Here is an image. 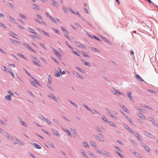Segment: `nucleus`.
<instances>
[{"label": "nucleus", "instance_id": "f257e3e1", "mask_svg": "<svg viewBox=\"0 0 158 158\" xmlns=\"http://www.w3.org/2000/svg\"><path fill=\"white\" fill-rule=\"evenodd\" d=\"M12 140L13 141V142L12 143L14 144L19 143V140H18V139L16 138H13Z\"/></svg>", "mask_w": 158, "mask_h": 158}, {"label": "nucleus", "instance_id": "f03ea898", "mask_svg": "<svg viewBox=\"0 0 158 158\" xmlns=\"http://www.w3.org/2000/svg\"><path fill=\"white\" fill-rule=\"evenodd\" d=\"M137 115L140 118L143 120L145 118V117L144 116V115L141 113H139L138 114H137Z\"/></svg>", "mask_w": 158, "mask_h": 158}, {"label": "nucleus", "instance_id": "7ed1b4c3", "mask_svg": "<svg viewBox=\"0 0 158 158\" xmlns=\"http://www.w3.org/2000/svg\"><path fill=\"white\" fill-rule=\"evenodd\" d=\"M76 44L77 45V46L79 47H80L81 48H85V46L84 45L81 44L80 43L77 42H76Z\"/></svg>", "mask_w": 158, "mask_h": 158}, {"label": "nucleus", "instance_id": "20e7f679", "mask_svg": "<svg viewBox=\"0 0 158 158\" xmlns=\"http://www.w3.org/2000/svg\"><path fill=\"white\" fill-rule=\"evenodd\" d=\"M101 154L107 156H110L109 153L105 150L102 151Z\"/></svg>", "mask_w": 158, "mask_h": 158}, {"label": "nucleus", "instance_id": "39448f33", "mask_svg": "<svg viewBox=\"0 0 158 158\" xmlns=\"http://www.w3.org/2000/svg\"><path fill=\"white\" fill-rule=\"evenodd\" d=\"M127 94L130 100L131 101H133V99L132 97L131 96V92H128L127 93Z\"/></svg>", "mask_w": 158, "mask_h": 158}, {"label": "nucleus", "instance_id": "423d86ee", "mask_svg": "<svg viewBox=\"0 0 158 158\" xmlns=\"http://www.w3.org/2000/svg\"><path fill=\"white\" fill-rule=\"evenodd\" d=\"M144 135H146L148 137L152 138L153 137V136L151 134L149 133L145 132H144Z\"/></svg>", "mask_w": 158, "mask_h": 158}, {"label": "nucleus", "instance_id": "0eeeda50", "mask_svg": "<svg viewBox=\"0 0 158 158\" xmlns=\"http://www.w3.org/2000/svg\"><path fill=\"white\" fill-rule=\"evenodd\" d=\"M52 131L54 135H56L57 136L60 135V134L59 133L58 131L54 129L52 130Z\"/></svg>", "mask_w": 158, "mask_h": 158}, {"label": "nucleus", "instance_id": "6e6552de", "mask_svg": "<svg viewBox=\"0 0 158 158\" xmlns=\"http://www.w3.org/2000/svg\"><path fill=\"white\" fill-rule=\"evenodd\" d=\"M53 50L54 51V53L55 55L58 57L61 56V55L58 52L56 51L55 49H53Z\"/></svg>", "mask_w": 158, "mask_h": 158}, {"label": "nucleus", "instance_id": "1a4fd4ad", "mask_svg": "<svg viewBox=\"0 0 158 158\" xmlns=\"http://www.w3.org/2000/svg\"><path fill=\"white\" fill-rule=\"evenodd\" d=\"M63 130L64 131L66 132L67 133V134L68 135H69L70 136H71V133L69 130H68V129H65L64 128H63Z\"/></svg>", "mask_w": 158, "mask_h": 158}, {"label": "nucleus", "instance_id": "9d476101", "mask_svg": "<svg viewBox=\"0 0 158 158\" xmlns=\"http://www.w3.org/2000/svg\"><path fill=\"white\" fill-rule=\"evenodd\" d=\"M28 29L30 32L35 34V36H36V33H35V30L34 29H31V28H28Z\"/></svg>", "mask_w": 158, "mask_h": 158}, {"label": "nucleus", "instance_id": "9b49d317", "mask_svg": "<svg viewBox=\"0 0 158 158\" xmlns=\"http://www.w3.org/2000/svg\"><path fill=\"white\" fill-rule=\"evenodd\" d=\"M125 127L129 132L132 133H133L132 130L131 129L127 126L126 125L125 126Z\"/></svg>", "mask_w": 158, "mask_h": 158}, {"label": "nucleus", "instance_id": "f8f14e48", "mask_svg": "<svg viewBox=\"0 0 158 158\" xmlns=\"http://www.w3.org/2000/svg\"><path fill=\"white\" fill-rule=\"evenodd\" d=\"M10 41L12 42V43H13L15 44H17V43H19V44H20V42L19 41H15L12 39H11L10 40Z\"/></svg>", "mask_w": 158, "mask_h": 158}, {"label": "nucleus", "instance_id": "ddd939ff", "mask_svg": "<svg viewBox=\"0 0 158 158\" xmlns=\"http://www.w3.org/2000/svg\"><path fill=\"white\" fill-rule=\"evenodd\" d=\"M83 144L84 146L85 147L88 148H89V146L86 142H84L83 143Z\"/></svg>", "mask_w": 158, "mask_h": 158}, {"label": "nucleus", "instance_id": "4468645a", "mask_svg": "<svg viewBox=\"0 0 158 158\" xmlns=\"http://www.w3.org/2000/svg\"><path fill=\"white\" fill-rule=\"evenodd\" d=\"M8 18L10 19V21L11 22H12V23H13L15 22V20L13 18L10 16H8Z\"/></svg>", "mask_w": 158, "mask_h": 158}, {"label": "nucleus", "instance_id": "2eb2a0df", "mask_svg": "<svg viewBox=\"0 0 158 158\" xmlns=\"http://www.w3.org/2000/svg\"><path fill=\"white\" fill-rule=\"evenodd\" d=\"M136 77L137 79H139V81H143V80L142 79L141 77L140 76H139L138 75H136Z\"/></svg>", "mask_w": 158, "mask_h": 158}, {"label": "nucleus", "instance_id": "dca6fc26", "mask_svg": "<svg viewBox=\"0 0 158 158\" xmlns=\"http://www.w3.org/2000/svg\"><path fill=\"white\" fill-rule=\"evenodd\" d=\"M33 8L34 9H35V10H38L39 9V7L38 6L36 5V4H34L33 6H32Z\"/></svg>", "mask_w": 158, "mask_h": 158}, {"label": "nucleus", "instance_id": "f3484780", "mask_svg": "<svg viewBox=\"0 0 158 158\" xmlns=\"http://www.w3.org/2000/svg\"><path fill=\"white\" fill-rule=\"evenodd\" d=\"M114 93V94H116L117 95H119L120 94L123 95V94L118 91H115Z\"/></svg>", "mask_w": 158, "mask_h": 158}, {"label": "nucleus", "instance_id": "a211bd4d", "mask_svg": "<svg viewBox=\"0 0 158 158\" xmlns=\"http://www.w3.org/2000/svg\"><path fill=\"white\" fill-rule=\"evenodd\" d=\"M5 98L6 99L10 101L11 99V97L10 95H7L5 97Z\"/></svg>", "mask_w": 158, "mask_h": 158}, {"label": "nucleus", "instance_id": "6ab92c4d", "mask_svg": "<svg viewBox=\"0 0 158 158\" xmlns=\"http://www.w3.org/2000/svg\"><path fill=\"white\" fill-rule=\"evenodd\" d=\"M34 145L35 147V148H38L39 149H40L41 148L40 146H39V145H38L37 144L34 143Z\"/></svg>", "mask_w": 158, "mask_h": 158}, {"label": "nucleus", "instance_id": "aec40b11", "mask_svg": "<svg viewBox=\"0 0 158 158\" xmlns=\"http://www.w3.org/2000/svg\"><path fill=\"white\" fill-rule=\"evenodd\" d=\"M35 16L37 18H38L41 20H42V17L41 16H40V15H39L38 14H36L35 15Z\"/></svg>", "mask_w": 158, "mask_h": 158}, {"label": "nucleus", "instance_id": "412c9836", "mask_svg": "<svg viewBox=\"0 0 158 158\" xmlns=\"http://www.w3.org/2000/svg\"><path fill=\"white\" fill-rule=\"evenodd\" d=\"M100 36L104 41L106 42L109 43V41L105 37L102 35H100Z\"/></svg>", "mask_w": 158, "mask_h": 158}, {"label": "nucleus", "instance_id": "4be33fe9", "mask_svg": "<svg viewBox=\"0 0 158 158\" xmlns=\"http://www.w3.org/2000/svg\"><path fill=\"white\" fill-rule=\"evenodd\" d=\"M142 106L143 107H144L148 109H150V110H152V108L151 107H150V106H146L145 105H142Z\"/></svg>", "mask_w": 158, "mask_h": 158}, {"label": "nucleus", "instance_id": "5701e85b", "mask_svg": "<svg viewBox=\"0 0 158 158\" xmlns=\"http://www.w3.org/2000/svg\"><path fill=\"white\" fill-rule=\"evenodd\" d=\"M58 69L61 74H65V72L64 71H63L61 73V70L60 68H58Z\"/></svg>", "mask_w": 158, "mask_h": 158}, {"label": "nucleus", "instance_id": "b1692460", "mask_svg": "<svg viewBox=\"0 0 158 158\" xmlns=\"http://www.w3.org/2000/svg\"><path fill=\"white\" fill-rule=\"evenodd\" d=\"M35 19L36 22H37L40 23H43L44 24H46V22L45 21H43L40 22V21H39L38 19Z\"/></svg>", "mask_w": 158, "mask_h": 158}, {"label": "nucleus", "instance_id": "393cba45", "mask_svg": "<svg viewBox=\"0 0 158 158\" xmlns=\"http://www.w3.org/2000/svg\"><path fill=\"white\" fill-rule=\"evenodd\" d=\"M52 4L55 6H58V5L56 2L53 1H52Z\"/></svg>", "mask_w": 158, "mask_h": 158}, {"label": "nucleus", "instance_id": "a878e982", "mask_svg": "<svg viewBox=\"0 0 158 158\" xmlns=\"http://www.w3.org/2000/svg\"><path fill=\"white\" fill-rule=\"evenodd\" d=\"M123 110H124V111L127 112V113L129 114V112L127 110V108L125 107V106H123Z\"/></svg>", "mask_w": 158, "mask_h": 158}, {"label": "nucleus", "instance_id": "bb28decb", "mask_svg": "<svg viewBox=\"0 0 158 158\" xmlns=\"http://www.w3.org/2000/svg\"><path fill=\"white\" fill-rule=\"evenodd\" d=\"M61 29H62L63 31L66 34H68V31H66L64 28L62 27H61Z\"/></svg>", "mask_w": 158, "mask_h": 158}, {"label": "nucleus", "instance_id": "cd10ccee", "mask_svg": "<svg viewBox=\"0 0 158 158\" xmlns=\"http://www.w3.org/2000/svg\"><path fill=\"white\" fill-rule=\"evenodd\" d=\"M91 145L93 146L94 147H96V143L94 141H91L90 143Z\"/></svg>", "mask_w": 158, "mask_h": 158}, {"label": "nucleus", "instance_id": "c85d7f7f", "mask_svg": "<svg viewBox=\"0 0 158 158\" xmlns=\"http://www.w3.org/2000/svg\"><path fill=\"white\" fill-rule=\"evenodd\" d=\"M108 123H109V124H110V125L114 127H116V126L112 122H109H109H108Z\"/></svg>", "mask_w": 158, "mask_h": 158}, {"label": "nucleus", "instance_id": "c756f323", "mask_svg": "<svg viewBox=\"0 0 158 158\" xmlns=\"http://www.w3.org/2000/svg\"><path fill=\"white\" fill-rule=\"evenodd\" d=\"M96 129L99 132H101V133H102V130L99 127H96Z\"/></svg>", "mask_w": 158, "mask_h": 158}, {"label": "nucleus", "instance_id": "7c9ffc66", "mask_svg": "<svg viewBox=\"0 0 158 158\" xmlns=\"http://www.w3.org/2000/svg\"><path fill=\"white\" fill-rule=\"evenodd\" d=\"M27 48L30 51H33L34 52H35V51L33 49H32L31 48L30 46H28V48Z\"/></svg>", "mask_w": 158, "mask_h": 158}, {"label": "nucleus", "instance_id": "2f4dec72", "mask_svg": "<svg viewBox=\"0 0 158 158\" xmlns=\"http://www.w3.org/2000/svg\"><path fill=\"white\" fill-rule=\"evenodd\" d=\"M8 72L10 73V74L14 77H15V76L14 75V73L11 71H8Z\"/></svg>", "mask_w": 158, "mask_h": 158}, {"label": "nucleus", "instance_id": "473e14b6", "mask_svg": "<svg viewBox=\"0 0 158 158\" xmlns=\"http://www.w3.org/2000/svg\"><path fill=\"white\" fill-rule=\"evenodd\" d=\"M48 80L49 81V82L51 84V83L52 82V80H51V77L50 75H49L48 77Z\"/></svg>", "mask_w": 158, "mask_h": 158}, {"label": "nucleus", "instance_id": "72a5a7b5", "mask_svg": "<svg viewBox=\"0 0 158 158\" xmlns=\"http://www.w3.org/2000/svg\"><path fill=\"white\" fill-rule=\"evenodd\" d=\"M33 62L34 64L35 65H37V66H39L40 67H41V65L40 64H39L38 63H36L34 61H33Z\"/></svg>", "mask_w": 158, "mask_h": 158}, {"label": "nucleus", "instance_id": "f704fd0d", "mask_svg": "<svg viewBox=\"0 0 158 158\" xmlns=\"http://www.w3.org/2000/svg\"><path fill=\"white\" fill-rule=\"evenodd\" d=\"M117 154H118V156H119L121 158H123V155L121 154L119 152H115Z\"/></svg>", "mask_w": 158, "mask_h": 158}, {"label": "nucleus", "instance_id": "c9c22d12", "mask_svg": "<svg viewBox=\"0 0 158 158\" xmlns=\"http://www.w3.org/2000/svg\"><path fill=\"white\" fill-rule=\"evenodd\" d=\"M144 148L146 149V150L148 151H149V148L148 146L146 145H145L144 147Z\"/></svg>", "mask_w": 158, "mask_h": 158}, {"label": "nucleus", "instance_id": "e433bc0d", "mask_svg": "<svg viewBox=\"0 0 158 158\" xmlns=\"http://www.w3.org/2000/svg\"><path fill=\"white\" fill-rule=\"evenodd\" d=\"M19 16H20V17H21V18H22L23 19H26V17L24 15H23L21 14H20Z\"/></svg>", "mask_w": 158, "mask_h": 158}, {"label": "nucleus", "instance_id": "4c0bfd02", "mask_svg": "<svg viewBox=\"0 0 158 158\" xmlns=\"http://www.w3.org/2000/svg\"><path fill=\"white\" fill-rule=\"evenodd\" d=\"M6 136L7 138L11 139L12 137L9 134L7 133Z\"/></svg>", "mask_w": 158, "mask_h": 158}, {"label": "nucleus", "instance_id": "58836bf2", "mask_svg": "<svg viewBox=\"0 0 158 158\" xmlns=\"http://www.w3.org/2000/svg\"><path fill=\"white\" fill-rule=\"evenodd\" d=\"M135 136L137 137V138L139 139V140H140V139H141V138L139 136V135L138 134V133H137L136 135H135Z\"/></svg>", "mask_w": 158, "mask_h": 158}, {"label": "nucleus", "instance_id": "ea45409f", "mask_svg": "<svg viewBox=\"0 0 158 158\" xmlns=\"http://www.w3.org/2000/svg\"><path fill=\"white\" fill-rule=\"evenodd\" d=\"M3 68L4 69V71L6 72H8V71H9L8 70L9 69L5 66H3Z\"/></svg>", "mask_w": 158, "mask_h": 158}, {"label": "nucleus", "instance_id": "a19ab883", "mask_svg": "<svg viewBox=\"0 0 158 158\" xmlns=\"http://www.w3.org/2000/svg\"><path fill=\"white\" fill-rule=\"evenodd\" d=\"M63 10L65 12H66L67 11V8L64 6L63 7Z\"/></svg>", "mask_w": 158, "mask_h": 158}, {"label": "nucleus", "instance_id": "79ce46f5", "mask_svg": "<svg viewBox=\"0 0 158 158\" xmlns=\"http://www.w3.org/2000/svg\"><path fill=\"white\" fill-rule=\"evenodd\" d=\"M110 116L111 117H112L113 118H114V119H116L117 120V118L114 115H111V114H110Z\"/></svg>", "mask_w": 158, "mask_h": 158}, {"label": "nucleus", "instance_id": "37998d69", "mask_svg": "<svg viewBox=\"0 0 158 158\" xmlns=\"http://www.w3.org/2000/svg\"><path fill=\"white\" fill-rule=\"evenodd\" d=\"M50 96L51 97V98L53 99L55 101H56V99L54 96L53 95H51Z\"/></svg>", "mask_w": 158, "mask_h": 158}, {"label": "nucleus", "instance_id": "c03bdc74", "mask_svg": "<svg viewBox=\"0 0 158 158\" xmlns=\"http://www.w3.org/2000/svg\"><path fill=\"white\" fill-rule=\"evenodd\" d=\"M89 154L91 155L92 157H96L95 155H94V154H92L91 152H89Z\"/></svg>", "mask_w": 158, "mask_h": 158}, {"label": "nucleus", "instance_id": "a18cd8bd", "mask_svg": "<svg viewBox=\"0 0 158 158\" xmlns=\"http://www.w3.org/2000/svg\"><path fill=\"white\" fill-rule=\"evenodd\" d=\"M55 76L56 77H59L60 76V74L59 73H58V72H56L55 73Z\"/></svg>", "mask_w": 158, "mask_h": 158}, {"label": "nucleus", "instance_id": "49530a36", "mask_svg": "<svg viewBox=\"0 0 158 158\" xmlns=\"http://www.w3.org/2000/svg\"><path fill=\"white\" fill-rule=\"evenodd\" d=\"M102 120L105 122L108 123L109 122L108 120L106 119V118L105 117H104L102 118Z\"/></svg>", "mask_w": 158, "mask_h": 158}, {"label": "nucleus", "instance_id": "de8ad7c7", "mask_svg": "<svg viewBox=\"0 0 158 158\" xmlns=\"http://www.w3.org/2000/svg\"><path fill=\"white\" fill-rule=\"evenodd\" d=\"M19 56L22 57L24 59H26V58H25V57H24V56L22 54H19Z\"/></svg>", "mask_w": 158, "mask_h": 158}, {"label": "nucleus", "instance_id": "09e8293b", "mask_svg": "<svg viewBox=\"0 0 158 158\" xmlns=\"http://www.w3.org/2000/svg\"><path fill=\"white\" fill-rule=\"evenodd\" d=\"M126 118L131 123H132V121L131 119L127 116H126Z\"/></svg>", "mask_w": 158, "mask_h": 158}, {"label": "nucleus", "instance_id": "8fccbe9b", "mask_svg": "<svg viewBox=\"0 0 158 158\" xmlns=\"http://www.w3.org/2000/svg\"><path fill=\"white\" fill-rule=\"evenodd\" d=\"M72 52L75 55H77L78 56H80V55L78 54V53H77V52L76 51H75L73 50L72 51Z\"/></svg>", "mask_w": 158, "mask_h": 158}, {"label": "nucleus", "instance_id": "3c124183", "mask_svg": "<svg viewBox=\"0 0 158 158\" xmlns=\"http://www.w3.org/2000/svg\"><path fill=\"white\" fill-rule=\"evenodd\" d=\"M40 118H41L42 119H43L44 120L45 119V118L42 115H40Z\"/></svg>", "mask_w": 158, "mask_h": 158}, {"label": "nucleus", "instance_id": "603ef678", "mask_svg": "<svg viewBox=\"0 0 158 158\" xmlns=\"http://www.w3.org/2000/svg\"><path fill=\"white\" fill-rule=\"evenodd\" d=\"M0 26L2 27L5 28H6V26H5V25L3 23H2L1 22H0Z\"/></svg>", "mask_w": 158, "mask_h": 158}, {"label": "nucleus", "instance_id": "864d4df0", "mask_svg": "<svg viewBox=\"0 0 158 158\" xmlns=\"http://www.w3.org/2000/svg\"><path fill=\"white\" fill-rule=\"evenodd\" d=\"M7 5L9 6V7L12 8H13V6L12 5V4L10 3H8V4Z\"/></svg>", "mask_w": 158, "mask_h": 158}, {"label": "nucleus", "instance_id": "5fc2aeb1", "mask_svg": "<svg viewBox=\"0 0 158 158\" xmlns=\"http://www.w3.org/2000/svg\"><path fill=\"white\" fill-rule=\"evenodd\" d=\"M0 51L2 53H3V54H6V52H5V51L4 50H3L0 48Z\"/></svg>", "mask_w": 158, "mask_h": 158}, {"label": "nucleus", "instance_id": "6e6d98bb", "mask_svg": "<svg viewBox=\"0 0 158 158\" xmlns=\"http://www.w3.org/2000/svg\"><path fill=\"white\" fill-rule=\"evenodd\" d=\"M8 93L10 94V95H13L14 94L10 90H9L8 91Z\"/></svg>", "mask_w": 158, "mask_h": 158}, {"label": "nucleus", "instance_id": "4d7b16f0", "mask_svg": "<svg viewBox=\"0 0 158 158\" xmlns=\"http://www.w3.org/2000/svg\"><path fill=\"white\" fill-rule=\"evenodd\" d=\"M70 102L74 106H75L77 107V105L73 103V102H72L71 101H70Z\"/></svg>", "mask_w": 158, "mask_h": 158}, {"label": "nucleus", "instance_id": "13d9d810", "mask_svg": "<svg viewBox=\"0 0 158 158\" xmlns=\"http://www.w3.org/2000/svg\"><path fill=\"white\" fill-rule=\"evenodd\" d=\"M50 20L52 21V22L53 23H56V20L54 18H52V19Z\"/></svg>", "mask_w": 158, "mask_h": 158}, {"label": "nucleus", "instance_id": "bf43d9fd", "mask_svg": "<svg viewBox=\"0 0 158 158\" xmlns=\"http://www.w3.org/2000/svg\"><path fill=\"white\" fill-rule=\"evenodd\" d=\"M43 131L45 133H46V134H48L49 135H50V134L49 132H48L46 130H44Z\"/></svg>", "mask_w": 158, "mask_h": 158}, {"label": "nucleus", "instance_id": "052dcab7", "mask_svg": "<svg viewBox=\"0 0 158 158\" xmlns=\"http://www.w3.org/2000/svg\"><path fill=\"white\" fill-rule=\"evenodd\" d=\"M23 45L24 46L27 48H28V46H29V44L27 43H24L23 44Z\"/></svg>", "mask_w": 158, "mask_h": 158}, {"label": "nucleus", "instance_id": "680f3d73", "mask_svg": "<svg viewBox=\"0 0 158 158\" xmlns=\"http://www.w3.org/2000/svg\"><path fill=\"white\" fill-rule=\"evenodd\" d=\"M42 31L43 32V33L45 35H48V34L47 33V32H45L44 30H42Z\"/></svg>", "mask_w": 158, "mask_h": 158}, {"label": "nucleus", "instance_id": "e2e57ef3", "mask_svg": "<svg viewBox=\"0 0 158 158\" xmlns=\"http://www.w3.org/2000/svg\"><path fill=\"white\" fill-rule=\"evenodd\" d=\"M46 122L49 125H50L51 123V122L48 119H46Z\"/></svg>", "mask_w": 158, "mask_h": 158}, {"label": "nucleus", "instance_id": "0e129e2a", "mask_svg": "<svg viewBox=\"0 0 158 158\" xmlns=\"http://www.w3.org/2000/svg\"><path fill=\"white\" fill-rule=\"evenodd\" d=\"M96 40H98V41H100V39L97 37L96 36H94V37H93Z\"/></svg>", "mask_w": 158, "mask_h": 158}, {"label": "nucleus", "instance_id": "69168bd1", "mask_svg": "<svg viewBox=\"0 0 158 158\" xmlns=\"http://www.w3.org/2000/svg\"><path fill=\"white\" fill-rule=\"evenodd\" d=\"M71 130L72 131H73L72 133L74 134L75 135H76V133L75 131V130L73 129H71Z\"/></svg>", "mask_w": 158, "mask_h": 158}, {"label": "nucleus", "instance_id": "338daca9", "mask_svg": "<svg viewBox=\"0 0 158 158\" xmlns=\"http://www.w3.org/2000/svg\"><path fill=\"white\" fill-rule=\"evenodd\" d=\"M21 124L23 125H24L25 126H27L26 124L23 121H21Z\"/></svg>", "mask_w": 158, "mask_h": 158}, {"label": "nucleus", "instance_id": "774afa93", "mask_svg": "<svg viewBox=\"0 0 158 158\" xmlns=\"http://www.w3.org/2000/svg\"><path fill=\"white\" fill-rule=\"evenodd\" d=\"M83 56H84L89 57V56L86 53H83Z\"/></svg>", "mask_w": 158, "mask_h": 158}]
</instances>
